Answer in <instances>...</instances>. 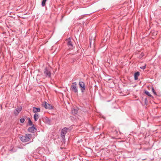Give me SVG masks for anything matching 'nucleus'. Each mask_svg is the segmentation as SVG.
Wrapping results in <instances>:
<instances>
[{"mask_svg": "<svg viewBox=\"0 0 161 161\" xmlns=\"http://www.w3.org/2000/svg\"><path fill=\"white\" fill-rule=\"evenodd\" d=\"M32 135L31 134H25V136L20 137L21 141L24 142L29 141L32 138Z\"/></svg>", "mask_w": 161, "mask_h": 161, "instance_id": "nucleus-1", "label": "nucleus"}, {"mask_svg": "<svg viewBox=\"0 0 161 161\" xmlns=\"http://www.w3.org/2000/svg\"><path fill=\"white\" fill-rule=\"evenodd\" d=\"M44 76L47 78H50L51 76V73L50 69L46 67L44 70Z\"/></svg>", "mask_w": 161, "mask_h": 161, "instance_id": "nucleus-2", "label": "nucleus"}, {"mask_svg": "<svg viewBox=\"0 0 161 161\" xmlns=\"http://www.w3.org/2000/svg\"><path fill=\"white\" fill-rule=\"evenodd\" d=\"M69 129V128H68L64 127L62 129L61 133L60 136L61 138L63 140H65V135Z\"/></svg>", "mask_w": 161, "mask_h": 161, "instance_id": "nucleus-3", "label": "nucleus"}, {"mask_svg": "<svg viewBox=\"0 0 161 161\" xmlns=\"http://www.w3.org/2000/svg\"><path fill=\"white\" fill-rule=\"evenodd\" d=\"M70 90L75 93H78V88L76 82H73L70 88Z\"/></svg>", "mask_w": 161, "mask_h": 161, "instance_id": "nucleus-4", "label": "nucleus"}, {"mask_svg": "<svg viewBox=\"0 0 161 161\" xmlns=\"http://www.w3.org/2000/svg\"><path fill=\"white\" fill-rule=\"evenodd\" d=\"M79 85L80 88L81 92L84 93L85 92V91L86 88L85 83L82 81H80L79 82Z\"/></svg>", "mask_w": 161, "mask_h": 161, "instance_id": "nucleus-5", "label": "nucleus"}, {"mask_svg": "<svg viewBox=\"0 0 161 161\" xmlns=\"http://www.w3.org/2000/svg\"><path fill=\"white\" fill-rule=\"evenodd\" d=\"M43 106L46 109H53V106L50 104L46 102H44L43 104Z\"/></svg>", "mask_w": 161, "mask_h": 161, "instance_id": "nucleus-6", "label": "nucleus"}, {"mask_svg": "<svg viewBox=\"0 0 161 161\" xmlns=\"http://www.w3.org/2000/svg\"><path fill=\"white\" fill-rule=\"evenodd\" d=\"M68 42L67 45L70 49H72L73 48V46L72 42L71 41L70 38H69L67 39Z\"/></svg>", "mask_w": 161, "mask_h": 161, "instance_id": "nucleus-7", "label": "nucleus"}, {"mask_svg": "<svg viewBox=\"0 0 161 161\" xmlns=\"http://www.w3.org/2000/svg\"><path fill=\"white\" fill-rule=\"evenodd\" d=\"M36 130L35 126L34 125L31 127H29L28 129V131L31 132H34L36 131Z\"/></svg>", "mask_w": 161, "mask_h": 161, "instance_id": "nucleus-8", "label": "nucleus"}, {"mask_svg": "<svg viewBox=\"0 0 161 161\" xmlns=\"http://www.w3.org/2000/svg\"><path fill=\"white\" fill-rule=\"evenodd\" d=\"M22 108V107H20L19 108L15 109L14 111V114L15 115L17 116L18 115L19 113L21 111Z\"/></svg>", "mask_w": 161, "mask_h": 161, "instance_id": "nucleus-9", "label": "nucleus"}, {"mask_svg": "<svg viewBox=\"0 0 161 161\" xmlns=\"http://www.w3.org/2000/svg\"><path fill=\"white\" fill-rule=\"evenodd\" d=\"M43 121L46 124H50V121L47 117H46L44 118L43 119Z\"/></svg>", "mask_w": 161, "mask_h": 161, "instance_id": "nucleus-10", "label": "nucleus"}, {"mask_svg": "<svg viewBox=\"0 0 161 161\" xmlns=\"http://www.w3.org/2000/svg\"><path fill=\"white\" fill-rule=\"evenodd\" d=\"M40 108H39L33 107V112L34 113L39 112L40 111Z\"/></svg>", "mask_w": 161, "mask_h": 161, "instance_id": "nucleus-11", "label": "nucleus"}, {"mask_svg": "<svg viewBox=\"0 0 161 161\" xmlns=\"http://www.w3.org/2000/svg\"><path fill=\"white\" fill-rule=\"evenodd\" d=\"M140 75V72L137 71L134 74V79L135 80H137L138 79V77Z\"/></svg>", "mask_w": 161, "mask_h": 161, "instance_id": "nucleus-12", "label": "nucleus"}, {"mask_svg": "<svg viewBox=\"0 0 161 161\" xmlns=\"http://www.w3.org/2000/svg\"><path fill=\"white\" fill-rule=\"evenodd\" d=\"M34 118L35 121H37L39 118V114L35 113L34 115Z\"/></svg>", "mask_w": 161, "mask_h": 161, "instance_id": "nucleus-13", "label": "nucleus"}, {"mask_svg": "<svg viewBox=\"0 0 161 161\" xmlns=\"http://www.w3.org/2000/svg\"><path fill=\"white\" fill-rule=\"evenodd\" d=\"M71 113L73 115H75L77 113L78 110L75 108H73L71 110Z\"/></svg>", "mask_w": 161, "mask_h": 161, "instance_id": "nucleus-14", "label": "nucleus"}, {"mask_svg": "<svg viewBox=\"0 0 161 161\" xmlns=\"http://www.w3.org/2000/svg\"><path fill=\"white\" fill-rule=\"evenodd\" d=\"M28 120V123L29 125L31 126L33 124L32 121L29 118H27Z\"/></svg>", "mask_w": 161, "mask_h": 161, "instance_id": "nucleus-15", "label": "nucleus"}, {"mask_svg": "<svg viewBox=\"0 0 161 161\" xmlns=\"http://www.w3.org/2000/svg\"><path fill=\"white\" fill-rule=\"evenodd\" d=\"M24 118H21L20 119V122L21 123H24L25 121V118H26V117L25 116L24 117Z\"/></svg>", "mask_w": 161, "mask_h": 161, "instance_id": "nucleus-16", "label": "nucleus"}, {"mask_svg": "<svg viewBox=\"0 0 161 161\" xmlns=\"http://www.w3.org/2000/svg\"><path fill=\"white\" fill-rule=\"evenodd\" d=\"M145 93L148 96L150 97H153L151 95V94L148 91H145Z\"/></svg>", "mask_w": 161, "mask_h": 161, "instance_id": "nucleus-17", "label": "nucleus"}, {"mask_svg": "<svg viewBox=\"0 0 161 161\" xmlns=\"http://www.w3.org/2000/svg\"><path fill=\"white\" fill-rule=\"evenodd\" d=\"M152 90L154 95H157V93L155 92V90H154V88L153 87H152Z\"/></svg>", "mask_w": 161, "mask_h": 161, "instance_id": "nucleus-18", "label": "nucleus"}, {"mask_svg": "<svg viewBox=\"0 0 161 161\" xmlns=\"http://www.w3.org/2000/svg\"><path fill=\"white\" fill-rule=\"evenodd\" d=\"M144 56V53H142L139 56L138 58H142Z\"/></svg>", "mask_w": 161, "mask_h": 161, "instance_id": "nucleus-19", "label": "nucleus"}, {"mask_svg": "<svg viewBox=\"0 0 161 161\" xmlns=\"http://www.w3.org/2000/svg\"><path fill=\"white\" fill-rule=\"evenodd\" d=\"M46 1L45 0H43L42 3V6H44L45 5L46 2Z\"/></svg>", "mask_w": 161, "mask_h": 161, "instance_id": "nucleus-20", "label": "nucleus"}, {"mask_svg": "<svg viewBox=\"0 0 161 161\" xmlns=\"http://www.w3.org/2000/svg\"><path fill=\"white\" fill-rule=\"evenodd\" d=\"M146 65L145 64V65L142 66L140 67V69H146Z\"/></svg>", "mask_w": 161, "mask_h": 161, "instance_id": "nucleus-21", "label": "nucleus"}, {"mask_svg": "<svg viewBox=\"0 0 161 161\" xmlns=\"http://www.w3.org/2000/svg\"><path fill=\"white\" fill-rule=\"evenodd\" d=\"M64 16H62V19L63 18Z\"/></svg>", "mask_w": 161, "mask_h": 161, "instance_id": "nucleus-22", "label": "nucleus"}, {"mask_svg": "<svg viewBox=\"0 0 161 161\" xmlns=\"http://www.w3.org/2000/svg\"><path fill=\"white\" fill-rule=\"evenodd\" d=\"M45 1H46L47 0H45Z\"/></svg>", "mask_w": 161, "mask_h": 161, "instance_id": "nucleus-23", "label": "nucleus"}, {"mask_svg": "<svg viewBox=\"0 0 161 161\" xmlns=\"http://www.w3.org/2000/svg\"><path fill=\"white\" fill-rule=\"evenodd\" d=\"M45 1H46L47 0H45Z\"/></svg>", "mask_w": 161, "mask_h": 161, "instance_id": "nucleus-24", "label": "nucleus"}, {"mask_svg": "<svg viewBox=\"0 0 161 161\" xmlns=\"http://www.w3.org/2000/svg\"><path fill=\"white\" fill-rule=\"evenodd\" d=\"M45 1H46L47 0H45Z\"/></svg>", "mask_w": 161, "mask_h": 161, "instance_id": "nucleus-25", "label": "nucleus"}]
</instances>
